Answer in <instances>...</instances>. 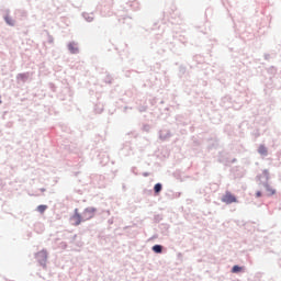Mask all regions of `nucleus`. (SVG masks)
I'll return each instance as SVG.
<instances>
[{
	"label": "nucleus",
	"mask_w": 281,
	"mask_h": 281,
	"mask_svg": "<svg viewBox=\"0 0 281 281\" xmlns=\"http://www.w3.org/2000/svg\"><path fill=\"white\" fill-rule=\"evenodd\" d=\"M222 202L226 203L227 205L232 204V203H238V200L236 199V195L232 194V192L227 191L223 198H222Z\"/></svg>",
	"instance_id": "1"
},
{
	"label": "nucleus",
	"mask_w": 281,
	"mask_h": 281,
	"mask_svg": "<svg viewBox=\"0 0 281 281\" xmlns=\"http://www.w3.org/2000/svg\"><path fill=\"white\" fill-rule=\"evenodd\" d=\"M95 216V209H86L82 213V221H91Z\"/></svg>",
	"instance_id": "2"
},
{
	"label": "nucleus",
	"mask_w": 281,
	"mask_h": 281,
	"mask_svg": "<svg viewBox=\"0 0 281 281\" xmlns=\"http://www.w3.org/2000/svg\"><path fill=\"white\" fill-rule=\"evenodd\" d=\"M70 221H71L72 225L78 226L85 220H82V216L80 215V213H78V209H76L75 214L71 216Z\"/></svg>",
	"instance_id": "3"
},
{
	"label": "nucleus",
	"mask_w": 281,
	"mask_h": 281,
	"mask_svg": "<svg viewBox=\"0 0 281 281\" xmlns=\"http://www.w3.org/2000/svg\"><path fill=\"white\" fill-rule=\"evenodd\" d=\"M68 49L71 54H78V44L76 43H70L68 45Z\"/></svg>",
	"instance_id": "4"
},
{
	"label": "nucleus",
	"mask_w": 281,
	"mask_h": 281,
	"mask_svg": "<svg viewBox=\"0 0 281 281\" xmlns=\"http://www.w3.org/2000/svg\"><path fill=\"white\" fill-rule=\"evenodd\" d=\"M258 153L259 155L267 156V147H265V145L259 146Z\"/></svg>",
	"instance_id": "5"
},
{
	"label": "nucleus",
	"mask_w": 281,
	"mask_h": 281,
	"mask_svg": "<svg viewBox=\"0 0 281 281\" xmlns=\"http://www.w3.org/2000/svg\"><path fill=\"white\" fill-rule=\"evenodd\" d=\"M46 210L47 205L42 204L37 206V212H40V214H44Z\"/></svg>",
	"instance_id": "6"
},
{
	"label": "nucleus",
	"mask_w": 281,
	"mask_h": 281,
	"mask_svg": "<svg viewBox=\"0 0 281 281\" xmlns=\"http://www.w3.org/2000/svg\"><path fill=\"white\" fill-rule=\"evenodd\" d=\"M243 271V267L234 266L232 269V273H240Z\"/></svg>",
	"instance_id": "7"
},
{
	"label": "nucleus",
	"mask_w": 281,
	"mask_h": 281,
	"mask_svg": "<svg viewBox=\"0 0 281 281\" xmlns=\"http://www.w3.org/2000/svg\"><path fill=\"white\" fill-rule=\"evenodd\" d=\"M161 249L162 247L160 245H155L153 247V251H155V254H161Z\"/></svg>",
	"instance_id": "8"
},
{
	"label": "nucleus",
	"mask_w": 281,
	"mask_h": 281,
	"mask_svg": "<svg viewBox=\"0 0 281 281\" xmlns=\"http://www.w3.org/2000/svg\"><path fill=\"white\" fill-rule=\"evenodd\" d=\"M154 190H155L156 194H159V192H161V183H156L154 187Z\"/></svg>",
	"instance_id": "9"
},
{
	"label": "nucleus",
	"mask_w": 281,
	"mask_h": 281,
	"mask_svg": "<svg viewBox=\"0 0 281 281\" xmlns=\"http://www.w3.org/2000/svg\"><path fill=\"white\" fill-rule=\"evenodd\" d=\"M4 21H5V23H8V25H14V20H12V18H10V16H5Z\"/></svg>",
	"instance_id": "10"
},
{
	"label": "nucleus",
	"mask_w": 281,
	"mask_h": 281,
	"mask_svg": "<svg viewBox=\"0 0 281 281\" xmlns=\"http://www.w3.org/2000/svg\"><path fill=\"white\" fill-rule=\"evenodd\" d=\"M256 196H257V199H260V196H262V192L257 191V192H256Z\"/></svg>",
	"instance_id": "11"
},
{
	"label": "nucleus",
	"mask_w": 281,
	"mask_h": 281,
	"mask_svg": "<svg viewBox=\"0 0 281 281\" xmlns=\"http://www.w3.org/2000/svg\"><path fill=\"white\" fill-rule=\"evenodd\" d=\"M268 192H269L270 194H276V190H273V189H268Z\"/></svg>",
	"instance_id": "12"
},
{
	"label": "nucleus",
	"mask_w": 281,
	"mask_h": 281,
	"mask_svg": "<svg viewBox=\"0 0 281 281\" xmlns=\"http://www.w3.org/2000/svg\"><path fill=\"white\" fill-rule=\"evenodd\" d=\"M0 104H1V100H0Z\"/></svg>",
	"instance_id": "13"
}]
</instances>
